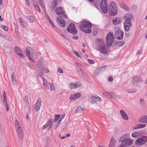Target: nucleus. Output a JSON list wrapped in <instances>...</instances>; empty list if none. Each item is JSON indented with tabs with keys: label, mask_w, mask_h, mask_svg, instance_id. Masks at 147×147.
<instances>
[{
	"label": "nucleus",
	"mask_w": 147,
	"mask_h": 147,
	"mask_svg": "<svg viewBox=\"0 0 147 147\" xmlns=\"http://www.w3.org/2000/svg\"><path fill=\"white\" fill-rule=\"evenodd\" d=\"M29 18L30 22H33L35 21V20L33 17L30 16H29Z\"/></svg>",
	"instance_id": "obj_43"
},
{
	"label": "nucleus",
	"mask_w": 147,
	"mask_h": 147,
	"mask_svg": "<svg viewBox=\"0 0 147 147\" xmlns=\"http://www.w3.org/2000/svg\"><path fill=\"white\" fill-rule=\"evenodd\" d=\"M6 98V94L5 91H4L3 93V98Z\"/></svg>",
	"instance_id": "obj_60"
},
{
	"label": "nucleus",
	"mask_w": 147,
	"mask_h": 147,
	"mask_svg": "<svg viewBox=\"0 0 147 147\" xmlns=\"http://www.w3.org/2000/svg\"><path fill=\"white\" fill-rule=\"evenodd\" d=\"M123 32L119 30L115 32V36L116 39L119 40H121L123 38Z\"/></svg>",
	"instance_id": "obj_13"
},
{
	"label": "nucleus",
	"mask_w": 147,
	"mask_h": 147,
	"mask_svg": "<svg viewBox=\"0 0 147 147\" xmlns=\"http://www.w3.org/2000/svg\"><path fill=\"white\" fill-rule=\"evenodd\" d=\"M124 41H118L116 42V44L119 47H121L125 44Z\"/></svg>",
	"instance_id": "obj_37"
},
{
	"label": "nucleus",
	"mask_w": 147,
	"mask_h": 147,
	"mask_svg": "<svg viewBox=\"0 0 147 147\" xmlns=\"http://www.w3.org/2000/svg\"><path fill=\"white\" fill-rule=\"evenodd\" d=\"M146 126V125L143 124H138L133 127V129H137L140 128H142L145 127Z\"/></svg>",
	"instance_id": "obj_27"
},
{
	"label": "nucleus",
	"mask_w": 147,
	"mask_h": 147,
	"mask_svg": "<svg viewBox=\"0 0 147 147\" xmlns=\"http://www.w3.org/2000/svg\"><path fill=\"white\" fill-rule=\"evenodd\" d=\"M97 45V50L102 53H106L108 50L107 45L105 44L104 40L101 38H98L96 40Z\"/></svg>",
	"instance_id": "obj_2"
},
{
	"label": "nucleus",
	"mask_w": 147,
	"mask_h": 147,
	"mask_svg": "<svg viewBox=\"0 0 147 147\" xmlns=\"http://www.w3.org/2000/svg\"><path fill=\"white\" fill-rule=\"evenodd\" d=\"M55 11L56 13L60 15L61 14V17L65 19L67 18V15L65 14V12L64 11L63 8L61 7H57L55 10Z\"/></svg>",
	"instance_id": "obj_12"
},
{
	"label": "nucleus",
	"mask_w": 147,
	"mask_h": 147,
	"mask_svg": "<svg viewBox=\"0 0 147 147\" xmlns=\"http://www.w3.org/2000/svg\"><path fill=\"white\" fill-rule=\"evenodd\" d=\"M80 29L82 31L87 33H90L92 32L90 28L92 27L91 22L87 21L81 22L79 26Z\"/></svg>",
	"instance_id": "obj_1"
},
{
	"label": "nucleus",
	"mask_w": 147,
	"mask_h": 147,
	"mask_svg": "<svg viewBox=\"0 0 147 147\" xmlns=\"http://www.w3.org/2000/svg\"><path fill=\"white\" fill-rule=\"evenodd\" d=\"M59 137L61 139H64L65 138V136L61 137V134H59Z\"/></svg>",
	"instance_id": "obj_61"
},
{
	"label": "nucleus",
	"mask_w": 147,
	"mask_h": 147,
	"mask_svg": "<svg viewBox=\"0 0 147 147\" xmlns=\"http://www.w3.org/2000/svg\"><path fill=\"white\" fill-rule=\"evenodd\" d=\"M47 127H48L45 124L43 126L41 127L40 129L41 130H43L45 128H47Z\"/></svg>",
	"instance_id": "obj_53"
},
{
	"label": "nucleus",
	"mask_w": 147,
	"mask_h": 147,
	"mask_svg": "<svg viewBox=\"0 0 147 147\" xmlns=\"http://www.w3.org/2000/svg\"><path fill=\"white\" fill-rule=\"evenodd\" d=\"M109 13L110 16L116 15L117 12V9L116 4L113 2H111L109 5Z\"/></svg>",
	"instance_id": "obj_6"
},
{
	"label": "nucleus",
	"mask_w": 147,
	"mask_h": 147,
	"mask_svg": "<svg viewBox=\"0 0 147 147\" xmlns=\"http://www.w3.org/2000/svg\"><path fill=\"white\" fill-rule=\"evenodd\" d=\"M78 71L79 72L80 74L84 76L86 75V74L85 72L83 69H81L80 66H78Z\"/></svg>",
	"instance_id": "obj_29"
},
{
	"label": "nucleus",
	"mask_w": 147,
	"mask_h": 147,
	"mask_svg": "<svg viewBox=\"0 0 147 147\" xmlns=\"http://www.w3.org/2000/svg\"><path fill=\"white\" fill-rule=\"evenodd\" d=\"M116 143V141L113 137H111L109 144V147H114Z\"/></svg>",
	"instance_id": "obj_26"
},
{
	"label": "nucleus",
	"mask_w": 147,
	"mask_h": 147,
	"mask_svg": "<svg viewBox=\"0 0 147 147\" xmlns=\"http://www.w3.org/2000/svg\"><path fill=\"white\" fill-rule=\"evenodd\" d=\"M67 126V124L66 123L63 124L62 125V128L63 129L65 128Z\"/></svg>",
	"instance_id": "obj_55"
},
{
	"label": "nucleus",
	"mask_w": 147,
	"mask_h": 147,
	"mask_svg": "<svg viewBox=\"0 0 147 147\" xmlns=\"http://www.w3.org/2000/svg\"><path fill=\"white\" fill-rule=\"evenodd\" d=\"M26 53L29 59L32 62H34L38 53L35 52L31 48L29 47H26Z\"/></svg>",
	"instance_id": "obj_4"
},
{
	"label": "nucleus",
	"mask_w": 147,
	"mask_h": 147,
	"mask_svg": "<svg viewBox=\"0 0 147 147\" xmlns=\"http://www.w3.org/2000/svg\"><path fill=\"white\" fill-rule=\"evenodd\" d=\"M55 118L53 120V123L56 122L59 119L60 117V115H55Z\"/></svg>",
	"instance_id": "obj_38"
},
{
	"label": "nucleus",
	"mask_w": 147,
	"mask_h": 147,
	"mask_svg": "<svg viewBox=\"0 0 147 147\" xmlns=\"http://www.w3.org/2000/svg\"><path fill=\"white\" fill-rule=\"evenodd\" d=\"M73 52L76 55L80 58H81V57L78 53L77 51H74Z\"/></svg>",
	"instance_id": "obj_47"
},
{
	"label": "nucleus",
	"mask_w": 147,
	"mask_h": 147,
	"mask_svg": "<svg viewBox=\"0 0 147 147\" xmlns=\"http://www.w3.org/2000/svg\"><path fill=\"white\" fill-rule=\"evenodd\" d=\"M67 31L70 33L73 34H76L78 31L76 28L75 25L73 23H71L69 24L67 28Z\"/></svg>",
	"instance_id": "obj_11"
},
{
	"label": "nucleus",
	"mask_w": 147,
	"mask_h": 147,
	"mask_svg": "<svg viewBox=\"0 0 147 147\" xmlns=\"http://www.w3.org/2000/svg\"><path fill=\"white\" fill-rule=\"evenodd\" d=\"M128 136V135L127 134H124L121 136L119 140V142H121L120 145L123 146L124 147H127L132 144L133 141L129 139Z\"/></svg>",
	"instance_id": "obj_3"
},
{
	"label": "nucleus",
	"mask_w": 147,
	"mask_h": 147,
	"mask_svg": "<svg viewBox=\"0 0 147 147\" xmlns=\"http://www.w3.org/2000/svg\"><path fill=\"white\" fill-rule=\"evenodd\" d=\"M113 23L114 25H117L119 22V19L118 17L114 18L113 20Z\"/></svg>",
	"instance_id": "obj_34"
},
{
	"label": "nucleus",
	"mask_w": 147,
	"mask_h": 147,
	"mask_svg": "<svg viewBox=\"0 0 147 147\" xmlns=\"http://www.w3.org/2000/svg\"><path fill=\"white\" fill-rule=\"evenodd\" d=\"M120 114L122 118L125 120H127L129 118L128 117L125 111L123 110H121L120 111Z\"/></svg>",
	"instance_id": "obj_20"
},
{
	"label": "nucleus",
	"mask_w": 147,
	"mask_h": 147,
	"mask_svg": "<svg viewBox=\"0 0 147 147\" xmlns=\"http://www.w3.org/2000/svg\"><path fill=\"white\" fill-rule=\"evenodd\" d=\"M57 22L58 25L61 27H64L65 23L64 20L61 17H58L57 18Z\"/></svg>",
	"instance_id": "obj_17"
},
{
	"label": "nucleus",
	"mask_w": 147,
	"mask_h": 147,
	"mask_svg": "<svg viewBox=\"0 0 147 147\" xmlns=\"http://www.w3.org/2000/svg\"><path fill=\"white\" fill-rule=\"evenodd\" d=\"M43 71H44L46 73H48L49 72V71L48 69L47 68L45 67L43 68Z\"/></svg>",
	"instance_id": "obj_52"
},
{
	"label": "nucleus",
	"mask_w": 147,
	"mask_h": 147,
	"mask_svg": "<svg viewBox=\"0 0 147 147\" xmlns=\"http://www.w3.org/2000/svg\"><path fill=\"white\" fill-rule=\"evenodd\" d=\"M41 100L38 99L34 105V110L36 111H38L40 108V107L41 105Z\"/></svg>",
	"instance_id": "obj_18"
},
{
	"label": "nucleus",
	"mask_w": 147,
	"mask_h": 147,
	"mask_svg": "<svg viewBox=\"0 0 147 147\" xmlns=\"http://www.w3.org/2000/svg\"><path fill=\"white\" fill-rule=\"evenodd\" d=\"M14 50L16 53L20 56L23 57H26L25 54L23 53V51L19 47H15L14 48Z\"/></svg>",
	"instance_id": "obj_16"
},
{
	"label": "nucleus",
	"mask_w": 147,
	"mask_h": 147,
	"mask_svg": "<svg viewBox=\"0 0 147 147\" xmlns=\"http://www.w3.org/2000/svg\"><path fill=\"white\" fill-rule=\"evenodd\" d=\"M11 79L13 85L16 86H17L18 82L16 78L15 74L14 72L12 73V75H11Z\"/></svg>",
	"instance_id": "obj_25"
},
{
	"label": "nucleus",
	"mask_w": 147,
	"mask_h": 147,
	"mask_svg": "<svg viewBox=\"0 0 147 147\" xmlns=\"http://www.w3.org/2000/svg\"><path fill=\"white\" fill-rule=\"evenodd\" d=\"M1 28L4 30L5 31H8V28L6 26L3 25L1 26Z\"/></svg>",
	"instance_id": "obj_44"
},
{
	"label": "nucleus",
	"mask_w": 147,
	"mask_h": 147,
	"mask_svg": "<svg viewBox=\"0 0 147 147\" xmlns=\"http://www.w3.org/2000/svg\"><path fill=\"white\" fill-rule=\"evenodd\" d=\"M84 111V109L80 106H79L77 107L76 110L75 111V113H82Z\"/></svg>",
	"instance_id": "obj_30"
},
{
	"label": "nucleus",
	"mask_w": 147,
	"mask_h": 147,
	"mask_svg": "<svg viewBox=\"0 0 147 147\" xmlns=\"http://www.w3.org/2000/svg\"><path fill=\"white\" fill-rule=\"evenodd\" d=\"M38 0L39 4L42 7L43 9H45L46 7L45 5V3L43 2V0Z\"/></svg>",
	"instance_id": "obj_32"
},
{
	"label": "nucleus",
	"mask_w": 147,
	"mask_h": 147,
	"mask_svg": "<svg viewBox=\"0 0 147 147\" xmlns=\"http://www.w3.org/2000/svg\"><path fill=\"white\" fill-rule=\"evenodd\" d=\"M5 106L6 107V111H9V106L8 103L5 104Z\"/></svg>",
	"instance_id": "obj_51"
},
{
	"label": "nucleus",
	"mask_w": 147,
	"mask_h": 147,
	"mask_svg": "<svg viewBox=\"0 0 147 147\" xmlns=\"http://www.w3.org/2000/svg\"><path fill=\"white\" fill-rule=\"evenodd\" d=\"M46 125L49 128V130L51 129L52 126V121L51 119L48 120Z\"/></svg>",
	"instance_id": "obj_31"
},
{
	"label": "nucleus",
	"mask_w": 147,
	"mask_h": 147,
	"mask_svg": "<svg viewBox=\"0 0 147 147\" xmlns=\"http://www.w3.org/2000/svg\"><path fill=\"white\" fill-rule=\"evenodd\" d=\"M49 22L51 24H52V22L51 20V19L50 18H49V19H48Z\"/></svg>",
	"instance_id": "obj_63"
},
{
	"label": "nucleus",
	"mask_w": 147,
	"mask_h": 147,
	"mask_svg": "<svg viewBox=\"0 0 147 147\" xmlns=\"http://www.w3.org/2000/svg\"><path fill=\"white\" fill-rule=\"evenodd\" d=\"M101 100V98L98 96H92L91 98L90 102L92 103H94L96 102V101H100Z\"/></svg>",
	"instance_id": "obj_21"
},
{
	"label": "nucleus",
	"mask_w": 147,
	"mask_h": 147,
	"mask_svg": "<svg viewBox=\"0 0 147 147\" xmlns=\"http://www.w3.org/2000/svg\"><path fill=\"white\" fill-rule=\"evenodd\" d=\"M103 94L105 96H107L108 97L113 100H116L117 98V96L111 92H103Z\"/></svg>",
	"instance_id": "obj_15"
},
{
	"label": "nucleus",
	"mask_w": 147,
	"mask_h": 147,
	"mask_svg": "<svg viewBox=\"0 0 147 147\" xmlns=\"http://www.w3.org/2000/svg\"><path fill=\"white\" fill-rule=\"evenodd\" d=\"M43 10L45 14V15L47 17V18L48 19H49V17L48 16V15L46 13V9H43Z\"/></svg>",
	"instance_id": "obj_58"
},
{
	"label": "nucleus",
	"mask_w": 147,
	"mask_h": 147,
	"mask_svg": "<svg viewBox=\"0 0 147 147\" xmlns=\"http://www.w3.org/2000/svg\"><path fill=\"white\" fill-rule=\"evenodd\" d=\"M19 22L21 23L24 26H26V24L25 22L23 21L21 18H18Z\"/></svg>",
	"instance_id": "obj_40"
},
{
	"label": "nucleus",
	"mask_w": 147,
	"mask_h": 147,
	"mask_svg": "<svg viewBox=\"0 0 147 147\" xmlns=\"http://www.w3.org/2000/svg\"><path fill=\"white\" fill-rule=\"evenodd\" d=\"M80 85V83H71L69 85V88L71 89L76 88Z\"/></svg>",
	"instance_id": "obj_23"
},
{
	"label": "nucleus",
	"mask_w": 147,
	"mask_h": 147,
	"mask_svg": "<svg viewBox=\"0 0 147 147\" xmlns=\"http://www.w3.org/2000/svg\"><path fill=\"white\" fill-rule=\"evenodd\" d=\"M36 11L40 12V11L39 7L38 5L34 7Z\"/></svg>",
	"instance_id": "obj_45"
},
{
	"label": "nucleus",
	"mask_w": 147,
	"mask_h": 147,
	"mask_svg": "<svg viewBox=\"0 0 147 147\" xmlns=\"http://www.w3.org/2000/svg\"><path fill=\"white\" fill-rule=\"evenodd\" d=\"M124 29L126 31H128L130 30V27L132 26V24H124Z\"/></svg>",
	"instance_id": "obj_33"
},
{
	"label": "nucleus",
	"mask_w": 147,
	"mask_h": 147,
	"mask_svg": "<svg viewBox=\"0 0 147 147\" xmlns=\"http://www.w3.org/2000/svg\"><path fill=\"white\" fill-rule=\"evenodd\" d=\"M100 8L103 13H107L108 11V6L106 0H101L100 4Z\"/></svg>",
	"instance_id": "obj_9"
},
{
	"label": "nucleus",
	"mask_w": 147,
	"mask_h": 147,
	"mask_svg": "<svg viewBox=\"0 0 147 147\" xmlns=\"http://www.w3.org/2000/svg\"><path fill=\"white\" fill-rule=\"evenodd\" d=\"M60 123L59 122V121H57V123H56L55 125H54V129L56 130L57 129Z\"/></svg>",
	"instance_id": "obj_42"
},
{
	"label": "nucleus",
	"mask_w": 147,
	"mask_h": 147,
	"mask_svg": "<svg viewBox=\"0 0 147 147\" xmlns=\"http://www.w3.org/2000/svg\"><path fill=\"white\" fill-rule=\"evenodd\" d=\"M25 3L26 5L29 6L30 5V2L29 0H25Z\"/></svg>",
	"instance_id": "obj_49"
},
{
	"label": "nucleus",
	"mask_w": 147,
	"mask_h": 147,
	"mask_svg": "<svg viewBox=\"0 0 147 147\" xmlns=\"http://www.w3.org/2000/svg\"><path fill=\"white\" fill-rule=\"evenodd\" d=\"M121 7L125 10L126 11H128L129 10V8L125 4H122L121 5Z\"/></svg>",
	"instance_id": "obj_39"
},
{
	"label": "nucleus",
	"mask_w": 147,
	"mask_h": 147,
	"mask_svg": "<svg viewBox=\"0 0 147 147\" xmlns=\"http://www.w3.org/2000/svg\"><path fill=\"white\" fill-rule=\"evenodd\" d=\"M58 71L60 73L62 74L63 73V70L60 68H58Z\"/></svg>",
	"instance_id": "obj_54"
},
{
	"label": "nucleus",
	"mask_w": 147,
	"mask_h": 147,
	"mask_svg": "<svg viewBox=\"0 0 147 147\" xmlns=\"http://www.w3.org/2000/svg\"><path fill=\"white\" fill-rule=\"evenodd\" d=\"M65 116V114H63L61 115H60V117L58 121H59V122L61 123V121L63 120V119L64 118Z\"/></svg>",
	"instance_id": "obj_41"
},
{
	"label": "nucleus",
	"mask_w": 147,
	"mask_h": 147,
	"mask_svg": "<svg viewBox=\"0 0 147 147\" xmlns=\"http://www.w3.org/2000/svg\"><path fill=\"white\" fill-rule=\"evenodd\" d=\"M81 96V94L79 93H75L70 96L69 99L71 100H75L79 98Z\"/></svg>",
	"instance_id": "obj_19"
},
{
	"label": "nucleus",
	"mask_w": 147,
	"mask_h": 147,
	"mask_svg": "<svg viewBox=\"0 0 147 147\" xmlns=\"http://www.w3.org/2000/svg\"><path fill=\"white\" fill-rule=\"evenodd\" d=\"M43 61V59L42 58H40L38 60V63L39 65L42 64Z\"/></svg>",
	"instance_id": "obj_46"
},
{
	"label": "nucleus",
	"mask_w": 147,
	"mask_h": 147,
	"mask_svg": "<svg viewBox=\"0 0 147 147\" xmlns=\"http://www.w3.org/2000/svg\"><path fill=\"white\" fill-rule=\"evenodd\" d=\"M140 133L135 132L132 134L131 136L133 138H137L140 136Z\"/></svg>",
	"instance_id": "obj_35"
},
{
	"label": "nucleus",
	"mask_w": 147,
	"mask_h": 147,
	"mask_svg": "<svg viewBox=\"0 0 147 147\" xmlns=\"http://www.w3.org/2000/svg\"><path fill=\"white\" fill-rule=\"evenodd\" d=\"M108 80L110 82H112L113 80V78L112 76H110L108 79Z\"/></svg>",
	"instance_id": "obj_56"
},
{
	"label": "nucleus",
	"mask_w": 147,
	"mask_h": 147,
	"mask_svg": "<svg viewBox=\"0 0 147 147\" xmlns=\"http://www.w3.org/2000/svg\"><path fill=\"white\" fill-rule=\"evenodd\" d=\"M114 38L113 33H109L106 36V42L108 47H111L114 41Z\"/></svg>",
	"instance_id": "obj_7"
},
{
	"label": "nucleus",
	"mask_w": 147,
	"mask_h": 147,
	"mask_svg": "<svg viewBox=\"0 0 147 147\" xmlns=\"http://www.w3.org/2000/svg\"><path fill=\"white\" fill-rule=\"evenodd\" d=\"M147 142V136H143L137 139L135 143L139 146H141L145 144Z\"/></svg>",
	"instance_id": "obj_10"
},
{
	"label": "nucleus",
	"mask_w": 147,
	"mask_h": 147,
	"mask_svg": "<svg viewBox=\"0 0 147 147\" xmlns=\"http://www.w3.org/2000/svg\"><path fill=\"white\" fill-rule=\"evenodd\" d=\"M26 102V105L28 107L29 106L28 100L25 101Z\"/></svg>",
	"instance_id": "obj_57"
},
{
	"label": "nucleus",
	"mask_w": 147,
	"mask_h": 147,
	"mask_svg": "<svg viewBox=\"0 0 147 147\" xmlns=\"http://www.w3.org/2000/svg\"><path fill=\"white\" fill-rule=\"evenodd\" d=\"M124 18H125V20L124 22V24H132L130 19L132 18V16L129 13H127L124 15Z\"/></svg>",
	"instance_id": "obj_14"
},
{
	"label": "nucleus",
	"mask_w": 147,
	"mask_h": 147,
	"mask_svg": "<svg viewBox=\"0 0 147 147\" xmlns=\"http://www.w3.org/2000/svg\"><path fill=\"white\" fill-rule=\"evenodd\" d=\"M140 102L141 104H143L144 103V100L141 99L140 100Z\"/></svg>",
	"instance_id": "obj_59"
},
{
	"label": "nucleus",
	"mask_w": 147,
	"mask_h": 147,
	"mask_svg": "<svg viewBox=\"0 0 147 147\" xmlns=\"http://www.w3.org/2000/svg\"><path fill=\"white\" fill-rule=\"evenodd\" d=\"M38 72L39 76H42L43 74V68L42 67H40L38 70Z\"/></svg>",
	"instance_id": "obj_36"
},
{
	"label": "nucleus",
	"mask_w": 147,
	"mask_h": 147,
	"mask_svg": "<svg viewBox=\"0 0 147 147\" xmlns=\"http://www.w3.org/2000/svg\"><path fill=\"white\" fill-rule=\"evenodd\" d=\"M138 122L144 123H147V116L146 115H144L140 118L138 119Z\"/></svg>",
	"instance_id": "obj_24"
},
{
	"label": "nucleus",
	"mask_w": 147,
	"mask_h": 147,
	"mask_svg": "<svg viewBox=\"0 0 147 147\" xmlns=\"http://www.w3.org/2000/svg\"><path fill=\"white\" fill-rule=\"evenodd\" d=\"M15 125L18 136L20 140H23L24 138L23 130L21 126L17 119L15 121Z\"/></svg>",
	"instance_id": "obj_5"
},
{
	"label": "nucleus",
	"mask_w": 147,
	"mask_h": 147,
	"mask_svg": "<svg viewBox=\"0 0 147 147\" xmlns=\"http://www.w3.org/2000/svg\"><path fill=\"white\" fill-rule=\"evenodd\" d=\"M28 96H25V98L24 99V101L27 100H28Z\"/></svg>",
	"instance_id": "obj_62"
},
{
	"label": "nucleus",
	"mask_w": 147,
	"mask_h": 147,
	"mask_svg": "<svg viewBox=\"0 0 147 147\" xmlns=\"http://www.w3.org/2000/svg\"><path fill=\"white\" fill-rule=\"evenodd\" d=\"M87 61L90 64H93L94 63V62L93 60H91L90 59H88Z\"/></svg>",
	"instance_id": "obj_50"
},
{
	"label": "nucleus",
	"mask_w": 147,
	"mask_h": 147,
	"mask_svg": "<svg viewBox=\"0 0 147 147\" xmlns=\"http://www.w3.org/2000/svg\"><path fill=\"white\" fill-rule=\"evenodd\" d=\"M73 38L74 39H78V37H77V36H74Z\"/></svg>",
	"instance_id": "obj_64"
},
{
	"label": "nucleus",
	"mask_w": 147,
	"mask_h": 147,
	"mask_svg": "<svg viewBox=\"0 0 147 147\" xmlns=\"http://www.w3.org/2000/svg\"><path fill=\"white\" fill-rule=\"evenodd\" d=\"M58 4L57 0H54L51 2V7L53 10L57 6Z\"/></svg>",
	"instance_id": "obj_28"
},
{
	"label": "nucleus",
	"mask_w": 147,
	"mask_h": 147,
	"mask_svg": "<svg viewBox=\"0 0 147 147\" xmlns=\"http://www.w3.org/2000/svg\"><path fill=\"white\" fill-rule=\"evenodd\" d=\"M42 79L43 81V86L46 89L49 90V86H50L51 91H53L55 90V87L53 83L48 82L45 79L43 78H42Z\"/></svg>",
	"instance_id": "obj_8"
},
{
	"label": "nucleus",
	"mask_w": 147,
	"mask_h": 147,
	"mask_svg": "<svg viewBox=\"0 0 147 147\" xmlns=\"http://www.w3.org/2000/svg\"><path fill=\"white\" fill-rule=\"evenodd\" d=\"M133 79L132 83L133 84L142 81V79L140 77L136 76H134Z\"/></svg>",
	"instance_id": "obj_22"
},
{
	"label": "nucleus",
	"mask_w": 147,
	"mask_h": 147,
	"mask_svg": "<svg viewBox=\"0 0 147 147\" xmlns=\"http://www.w3.org/2000/svg\"><path fill=\"white\" fill-rule=\"evenodd\" d=\"M32 2L34 7L38 5L37 3L34 0L32 1Z\"/></svg>",
	"instance_id": "obj_48"
}]
</instances>
